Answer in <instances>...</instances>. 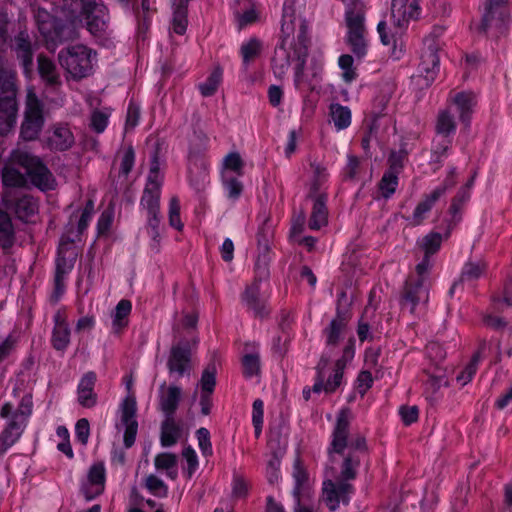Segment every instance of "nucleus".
<instances>
[{"mask_svg":"<svg viewBox=\"0 0 512 512\" xmlns=\"http://www.w3.org/2000/svg\"><path fill=\"white\" fill-rule=\"evenodd\" d=\"M96 375L94 372H88L80 379L77 389L78 401L86 408H91L96 403V394L94 393V385Z\"/></svg>","mask_w":512,"mask_h":512,"instance_id":"obj_23","label":"nucleus"},{"mask_svg":"<svg viewBox=\"0 0 512 512\" xmlns=\"http://www.w3.org/2000/svg\"><path fill=\"white\" fill-rule=\"evenodd\" d=\"M182 457L185 461L183 472L186 473L188 478H191L199 466L197 453L191 446H188L183 449Z\"/></svg>","mask_w":512,"mask_h":512,"instance_id":"obj_53","label":"nucleus"},{"mask_svg":"<svg viewBox=\"0 0 512 512\" xmlns=\"http://www.w3.org/2000/svg\"><path fill=\"white\" fill-rule=\"evenodd\" d=\"M263 49V42L255 37L249 38L241 44L240 56L242 58V65L245 71H247L249 66L260 57Z\"/></svg>","mask_w":512,"mask_h":512,"instance_id":"obj_29","label":"nucleus"},{"mask_svg":"<svg viewBox=\"0 0 512 512\" xmlns=\"http://www.w3.org/2000/svg\"><path fill=\"white\" fill-rule=\"evenodd\" d=\"M510 19L509 0H485L483 12V28L495 27L502 29Z\"/></svg>","mask_w":512,"mask_h":512,"instance_id":"obj_14","label":"nucleus"},{"mask_svg":"<svg viewBox=\"0 0 512 512\" xmlns=\"http://www.w3.org/2000/svg\"><path fill=\"white\" fill-rule=\"evenodd\" d=\"M32 410L33 401L30 393H25L20 398L17 407L11 402H7L2 406L0 417L7 419V425L0 434V443L3 451H6L19 440L32 415Z\"/></svg>","mask_w":512,"mask_h":512,"instance_id":"obj_4","label":"nucleus"},{"mask_svg":"<svg viewBox=\"0 0 512 512\" xmlns=\"http://www.w3.org/2000/svg\"><path fill=\"white\" fill-rule=\"evenodd\" d=\"M216 366L214 364L208 365L195 388L194 397H199V405L201 414L207 416L212 408V395L216 386Z\"/></svg>","mask_w":512,"mask_h":512,"instance_id":"obj_15","label":"nucleus"},{"mask_svg":"<svg viewBox=\"0 0 512 512\" xmlns=\"http://www.w3.org/2000/svg\"><path fill=\"white\" fill-rule=\"evenodd\" d=\"M455 184V170L452 169L447 175L446 179L442 184L434 188L424 199L433 206L435 203L446 193V191L452 188Z\"/></svg>","mask_w":512,"mask_h":512,"instance_id":"obj_49","label":"nucleus"},{"mask_svg":"<svg viewBox=\"0 0 512 512\" xmlns=\"http://www.w3.org/2000/svg\"><path fill=\"white\" fill-rule=\"evenodd\" d=\"M456 129V124L453 115L449 110H443L439 113L436 131L438 136L446 137L453 134Z\"/></svg>","mask_w":512,"mask_h":512,"instance_id":"obj_46","label":"nucleus"},{"mask_svg":"<svg viewBox=\"0 0 512 512\" xmlns=\"http://www.w3.org/2000/svg\"><path fill=\"white\" fill-rule=\"evenodd\" d=\"M245 8L244 11L235 10L234 15L237 20L239 28H243L247 25L253 24L258 20V12L253 4L249 0H241L240 2Z\"/></svg>","mask_w":512,"mask_h":512,"instance_id":"obj_42","label":"nucleus"},{"mask_svg":"<svg viewBox=\"0 0 512 512\" xmlns=\"http://www.w3.org/2000/svg\"><path fill=\"white\" fill-rule=\"evenodd\" d=\"M189 1L190 0H173L172 30L178 35H183L187 29V5Z\"/></svg>","mask_w":512,"mask_h":512,"instance_id":"obj_32","label":"nucleus"},{"mask_svg":"<svg viewBox=\"0 0 512 512\" xmlns=\"http://www.w3.org/2000/svg\"><path fill=\"white\" fill-rule=\"evenodd\" d=\"M74 242L75 238H71L69 230H67L60 239L55 274V283L57 288H59L64 276L70 272L74 266L77 257V252L73 245Z\"/></svg>","mask_w":512,"mask_h":512,"instance_id":"obj_12","label":"nucleus"},{"mask_svg":"<svg viewBox=\"0 0 512 512\" xmlns=\"http://www.w3.org/2000/svg\"><path fill=\"white\" fill-rule=\"evenodd\" d=\"M451 106L459 115L460 121L469 127L472 114L477 105V96L473 92H457L449 99Z\"/></svg>","mask_w":512,"mask_h":512,"instance_id":"obj_18","label":"nucleus"},{"mask_svg":"<svg viewBox=\"0 0 512 512\" xmlns=\"http://www.w3.org/2000/svg\"><path fill=\"white\" fill-rule=\"evenodd\" d=\"M196 438L199 449L204 457H210L213 454L210 432L207 428L201 427L196 431Z\"/></svg>","mask_w":512,"mask_h":512,"instance_id":"obj_58","label":"nucleus"},{"mask_svg":"<svg viewBox=\"0 0 512 512\" xmlns=\"http://www.w3.org/2000/svg\"><path fill=\"white\" fill-rule=\"evenodd\" d=\"M346 328V322L340 316L333 319L329 326L325 329L326 344L334 346L340 340V337Z\"/></svg>","mask_w":512,"mask_h":512,"instance_id":"obj_44","label":"nucleus"},{"mask_svg":"<svg viewBox=\"0 0 512 512\" xmlns=\"http://www.w3.org/2000/svg\"><path fill=\"white\" fill-rule=\"evenodd\" d=\"M480 352L476 353L472 360L470 361V363L464 368V370L457 376V382L461 385V386H464L466 385L467 383H469L474 374L476 373V369H477V364L480 360Z\"/></svg>","mask_w":512,"mask_h":512,"instance_id":"obj_61","label":"nucleus"},{"mask_svg":"<svg viewBox=\"0 0 512 512\" xmlns=\"http://www.w3.org/2000/svg\"><path fill=\"white\" fill-rule=\"evenodd\" d=\"M38 211L37 201L29 196L24 195L18 199L15 206V213L17 217L22 221H29Z\"/></svg>","mask_w":512,"mask_h":512,"instance_id":"obj_41","label":"nucleus"},{"mask_svg":"<svg viewBox=\"0 0 512 512\" xmlns=\"http://www.w3.org/2000/svg\"><path fill=\"white\" fill-rule=\"evenodd\" d=\"M222 74L223 72L220 68H215L207 79L199 84V90L202 96H212L216 92L219 84L221 83Z\"/></svg>","mask_w":512,"mask_h":512,"instance_id":"obj_48","label":"nucleus"},{"mask_svg":"<svg viewBox=\"0 0 512 512\" xmlns=\"http://www.w3.org/2000/svg\"><path fill=\"white\" fill-rule=\"evenodd\" d=\"M399 182V174L386 170L379 182L381 195L388 199L396 191Z\"/></svg>","mask_w":512,"mask_h":512,"instance_id":"obj_45","label":"nucleus"},{"mask_svg":"<svg viewBox=\"0 0 512 512\" xmlns=\"http://www.w3.org/2000/svg\"><path fill=\"white\" fill-rule=\"evenodd\" d=\"M155 467L159 471H164L168 478L174 480L178 476L177 456L172 453H160L154 461Z\"/></svg>","mask_w":512,"mask_h":512,"instance_id":"obj_37","label":"nucleus"},{"mask_svg":"<svg viewBox=\"0 0 512 512\" xmlns=\"http://www.w3.org/2000/svg\"><path fill=\"white\" fill-rule=\"evenodd\" d=\"M14 240V230L9 215L0 210V245L9 248Z\"/></svg>","mask_w":512,"mask_h":512,"instance_id":"obj_43","label":"nucleus"},{"mask_svg":"<svg viewBox=\"0 0 512 512\" xmlns=\"http://www.w3.org/2000/svg\"><path fill=\"white\" fill-rule=\"evenodd\" d=\"M59 63L73 79L80 80L94 73L97 53L86 45L77 44L60 51Z\"/></svg>","mask_w":512,"mask_h":512,"instance_id":"obj_6","label":"nucleus"},{"mask_svg":"<svg viewBox=\"0 0 512 512\" xmlns=\"http://www.w3.org/2000/svg\"><path fill=\"white\" fill-rule=\"evenodd\" d=\"M344 369V361H336L333 366L328 367L327 361L321 359L313 390L317 393L321 391L334 392L342 383Z\"/></svg>","mask_w":512,"mask_h":512,"instance_id":"obj_11","label":"nucleus"},{"mask_svg":"<svg viewBox=\"0 0 512 512\" xmlns=\"http://www.w3.org/2000/svg\"><path fill=\"white\" fill-rule=\"evenodd\" d=\"M353 63V57L348 54H343L338 59V65L342 70V78L347 83L352 82L357 76Z\"/></svg>","mask_w":512,"mask_h":512,"instance_id":"obj_56","label":"nucleus"},{"mask_svg":"<svg viewBox=\"0 0 512 512\" xmlns=\"http://www.w3.org/2000/svg\"><path fill=\"white\" fill-rule=\"evenodd\" d=\"M110 114L109 108L93 111L91 115V128L97 133H102L109 123Z\"/></svg>","mask_w":512,"mask_h":512,"instance_id":"obj_54","label":"nucleus"},{"mask_svg":"<svg viewBox=\"0 0 512 512\" xmlns=\"http://www.w3.org/2000/svg\"><path fill=\"white\" fill-rule=\"evenodd\" d=\"M448 385L447 377L444 373L438 372L429 377L425 385L426 398L430 401H436V392L441 388Z\"/></svg>","mask_w":512,"mask_h":512,"instance_id":"obj_47","label":"nucleus"},{"mask_svg":"<svg viewBox=\"0 0 512 512\" xmlns=\"http://www.w3.org/2000/svg\"><path fill=\"white\" fill-rule=\"evenodd\" d=\"M182 397V389L176 385L161 386L159 405L166 417H173Z\"/></svg>","mask_w":512,"mask_h":512,"instance_id":"obj_22","label":"nucleus"},{"mask_svg":"<svg viewBox=\"0 0 512 512\" xmlns=\"http://www.w3.org/2000/svg\"><path fill=\"white\" fill-rule=\"evenodd\" d=\"M262 281L255 280L250 286H248L243 293V302L257 314L262 313L264 307V301L266 298V292L262 290Z\"/></svg>","mask_w":512,"mask_h":512,"instance_id":"obj_26","label":"nucleus"},{"mask_svg":"<svg viewBox=\"0 0 512 512\" xmlns=\"http://www.w3.org/2000/svg\"><path fill=\"white\" fill-rule=\"evenodd\" d=\"M54 330L52 335L53 347L57 350H64L70 342V329L66 322L65 314L58 311L54 316Z\"/></svg>","mask_w":512,"mask_h":512,"instance_id":"obj_25","label":"nucleus"},{"mask_svg":"<svg viewBox=\"0 0 512 512\" xmlns=\"http://www.w3.org/2000/svg\"><path fill=\"white\" fill-rule=\"evenodd\" d=\"M420 0H392L391 20L399 32L404 31L411 21L421 14Z\"/></svg>","mask_w":512,"mask_h":512,"instance_id":"obj_13","label":"nucleus"},{"mask_svg":"<svg viewBox=\"0 0 512 512\" xmlns=\"http://www.w3.org/2000/svg\"><path fill=\"white\" fill-rule=\"evenodd\" d=\"M105 468L101 463L94 464L82 484V492L87 500H92L104 491Z\"/></svg>","mask_w":512,"mask_h":512,"instance_id":"obj_20","label":"nucleus"},{"mask_svg":"<svg viewBox=\"0 0 512 512\" xmlns=\"http://www.w3.org/2000/svg\"><path fill=\"white\" fill-rule=\"evenodd\" d=\"M131 310L132 304L129 300L122 299L118 302L112 312V329L114 333H119L127 326Z\"/></svg>","mask_w":512,"mask_h":512,"instance_id":"obj_33","label":"nucleus"},{"mask_svg":"<svg viewBox=\"0 0 512 512\" xmlns=\"http://www.w3.org/2000/svg\"><path fill=\"white\" fill-rule=\"evenodd\" d=\"M349 412L342 410L338 416L328 449L330 466L327 474L335 477V481L326 479L323 482V501L330 511L338 509L340 504L347 505L354 493L349 483L356 477L360 464V454L367 450L366 439L357 434L348 439Z\"/></svg>","mask_w":512,"mask_h":512,"instance_id":"obj_2","label":"nucleus"},{"mask_svg":"<svg viewBox=\"0 0 512 512\" xmlns=\"http://www.w3.org/2000/svg\"><path fill=\"white\" fill-rule=\"evenodd\" d=\"M427 301L428 291L421 283H419L413 289L407 290L403 299V306L409 307L411 313H414L418 304H425Z\"/></svg>","mask_w":512,"mask_h":512,"instance_id":"obj_40","label":"nucleus"},{"mask_svg":"<svg viewBox=\"0 0 512 512\" xmlns=\"http://www.w3.org/2000/svg\"><path fill=\"white\" fill-rule=\"evenodd\" d=\"M15 50L22 61L24 74L29 77L32 71L33 55L29 35L26 32H20L15 38Z\"/></svg>","mask_w":512,"mask_h":512,"instance_id":"obj_28","label":"nucleus"},{"mask_svg":"<svg viewBox=\"0 0 512 512\" xmlns=\"http://www.w3.org/2000/svg\"><path fill=\"white\" fill-rule=\"evenodd\" d=\"M47 146L54 150L64 151L74 143V136L67 126H55L46 140Z\"/></svg>","mask_w":512,"mask_h":512,"instance_id":"obj_27","label":"nucleus"},{"mask_svg":"<svg viewBox=\"0 0 512 512\" xmlns=\"http://www.w3.org/2000/svg\"><path fill=\"white\" fill-rule=\"evenodd\" d=\"M34 13L35 21L40 33L47 42H51L55 45L56 42L61 39L62 34V28L58 25L56 18L47 10L40 7L34 11Z\"/></svg>","mask_w":512,"mask_h":512,"instance_id":"obj_19","label":"nucleus"},{"mask_svg":"<svg viewBox=\"0 0 512 512\" xmlns=\"http://www.w3.org/2000/svg\"><path fill=\"white\" fill-rule=\"evenodd\" d=\"M242 365L246 377H253L257 375L260 369L259 355L257 353L244 355Z\"/></svg>","mask_w":512,"mask_h":512,"instance_id":"obj_60","label":"nucleus"},{"mask_svg":"<svg viewBox=\"0 0 512 512\" xmlns=\"http://www.w3.org/2000/svg\"><path fill=\"white\" fill-rule=\"evenodd\" d=\"M121 426L124 428V443L126 447L133 445L137 434L136 398L128 394L122 401L119 409Z\"/></svg>","mask_w":512,"mask_h":512,"instance_id":"obj_16","label":"nucleus"},{"mask_svg":"<svg viewBox=\"0 0 512 512\" xmlns=\"http://www.w3.org/2000/svg\"><path fill=\"white\" fill-rule=\"evenodd\" d=\"M433 205L423 199L418 203L410 217L412 225H420L427 217L428 212L432 209Z\"/></svg>","mask_w":512,"mask_h":512,"instance_id":"obj_64","label":"nucleus"},{"mask_svg":"<svg viewBox=\"0 0 512 512\" xmlns=\"http://www.w3.org/2000/svg\"><path fill=\"white\" fill-rule=\"evenodd\" d=\"M329 173L327 169L319 164H311V174L308 180L309 197L327 198L325 191L328 188Z\"/></svg>","mask_w":512,"mask_h":512,"instance_id":"obj_21","label":"nucleus"},{"mask_svg":"<svg viewBox=\"0 0 512 512\" xmlns=\"http://www.w3.org/2000/svg\"><path fill=\"white\" fill-rule=\"evenodd\" d=\"M424 45L416 74L412 77V81L419 88L430 86L439 71L438 46L430 38L425 39Z\"/></svg>","mask_w":512,"mask_h":512,"instance_id":"obj_10","label":"nucleus"},{"mask_svg":"<svg viewBox=\"0 0 512 512\" xmlns=\"http://www.w3.org/2000/svg\"><path fill=\"white\" fill-rule=\"evenodd\" d=\"M69 21L72 25L84 23L95 37H101L108 28V11L100 0H72Z\"/></svg>","mask_w":512,"mask_h":512,"instance_id":"obj_5","label":"nucleus"},{"mask_svg":"<svg viewBox=\"0 0 512 512\" xmlns=\"http://www.w3.org/2000/svg\"><path fill=\"white\" fill-rule=\"evenodd\" d=\"M181 427L173 417H166L161 428V444L165 447L173 446L181 437Z\"/></svg>","mask_w":512,"mask_h":512,"instance_id":"obj_38","label":"nucleus"},{"mask_svg":"<svg viewBox=\"0 0 512 512\" xmlns=\"http://www.w3.org/2000/svg\"><path fill=\"white\" fill-rule=\"evenodd\" d=\"M264 422V403L261 399H256L252 406V424L256 438H259L262 433Z\"/></svg>","mask_w":512,"mask_h":512,"instance_id":"obj_55","label":"nucleus"},{"mask_svg":"<svg viewBox=\"0 0 512 512\" xmlns=\"http://www.w3.org/2000/svg\"><path fill=\"white\" fill-rule=\"evenodd\" d=\"M190 346L187 342H179L171 348L168 369L171 375L182 377L189 369Z\"/></svg>","mask_w":512,"mask_h":512,"instance_id":"obj_17","label":"nucleus"},{"mask_svg":"<svg viewBox=\"0 0 512 512\" xmlns=\"http://www.w3.org/2000/svg\"><path fill=\"white\" fill-rule=\"evenodd\" d=\"M292 477L294 480L293 497L294 499L310 497V483L308 474L299 458L293 465Z\"/></svg>","mask_w":512,"mask_h":512,"instance_id":"obj_24","label":"nucleus"},{"mask_svg":"<svg viewBox=\"0 0 512 512\" xmlns=\"http://www.w3.org/2000/svg\"><path fill=\"white\" fill-rule=\"evenodd\" d=\"M308 25L296 15L292 0H285L281 24L280 43L275 49L272 69L276 77L282 78L292 62L297 66L294 84L298 90H313L322 80L325 59L322 52L312 55L310 64L304 67L308 49Z\"/></svg>","mask_w":512,"mask_h":512,"instance_id":"obj_1","label":"nucleus"},{"mask_svg":"<svg viewBox=\"0 0 512 512\" xmlns=\"http://www.w3.org/2000/svg\"><path fill=\"white\" fill-rule=\"evenodd\" d=\"M159 199L160 191L145 188L141 199V206L148 214L154 215L155 213H159Z\"/></svg>","mask_w":512,"mask_h":512,"instance_id":"obj_51","label":"nucleus"},{"mask_svg":"<svg viewBox=\"0 0 512 512\" xmlns=\"http://www.w3.org/2000/svg\"><path fill=\"white\" fill-rule=\"evenodd\" d=\"M326 200L327 198H323L322 196L314 198L312 214L309 221L310 229L319 230L327 224L328 213L326 208Z\"/></svg>","mask_w":512,"mask_h":512,"instance_id":"obj_36","label":"nucleus"},{"mask_svg":"<svg viewBox=\"0 0 512 512\" xmlns=\"http://www.w3.org/2000/svg\"><path fill=\"white\" fill-rule=\"evenodd\" d=\"M44 125L43 104L37 97L32 87L27 89L24 120L21 125L20 135L26 141L38 138Z\"/></svg>","mask_w":512,"mask_h":512,"instance_id":"obj_9","label":"nucleus"},{"mask_svg":"<svg viewBox=\"0 0 512 512\" xmlns=\"http://www.w3.org/2000/svg\"><path fill=\"white\" fill-rule=\"evenodd\" d=\"M169 224L178 231L183 228V223L180 218V203L176 197L171 198L169 202Z\"/></svg>","mask_w":512,"mask_h":512,"instance_id":"obj_62","label":"nucleus"},{"mask_svg":"<svg viewBox=\"0 0 512 512\" xmlns=\"http://www.w3.org/2000/svg\"><path fill=\"white\" fill-rule=\"evenodd\" d=\"M329 121L336 131L347 129L352 122V113L349 107L339 103H332L329 106Z\"/></svg>","mask_w":512,"mask_h":512,"instance_id":"obj_30","label":"nucleus"},{"mask_svg":"<svg viewBox=\"0 0 512 512\" xmlns=\"http://www.w3.org/2000/svg\"><path fill=\"white\" fill-rule=\"evenodd\" d=\"M14 165L19 166L18 163L11 161L10 155L2 170V183L8 187H22L26 184V178L24 174L14 168Z\"/></svg>","mask_w":512,"mask_h":512,"instance_id":"obj_35","label":"nucleus"},{"mask_svg":"<svg viewBox=\"0 0 512 512\" xmlns=\"http://www.w3.org/2000/svg\"><path fill=\"white\" fill-rule=\"evenodd\" d=\"M285 453V448H279L278 451H274L268 455L266 461L265 473L269 483H277L281 478L280 465L281 459Z\"/></svg>","mask_w":512,"mask_h":512,"instance_id":"obj_39","label":"nucleus"},{"mask_svg":"<svg viewBox=\"0 0 512 512\" xmlns=\"http://www.w3.org/2000/svg\"><path fill=\"white\" fill-rule=\"evenodd\" d=\"M442 243V236L439 233H430L419 241V245L426 255H432L438 251Z\"/></svg>","mask_w":512,"mask_h":512,"instance_id":"obj_57","label":"nucleus"},{"mask_svg":"<svg viewBox=\"0 0 512 512\" xmlns=\"http://www.w3.org/2000/svg\"><path fill=\"white\" fill-rule=\"evenodd\" d=\"M226 197L235 202L239 199L243 191V185L236 177H221Z\"/></svg>","mask_w":512,"mask_h":512,"instance_id":"obj_50","label":"nucleus"},{"mask_svg":"<svg viewBox=\"0 0 512 512\" xmlns=\"http://www.w3.org/2000/svg\"><path fill=\"white\" fill-rule=\"evenodd\" d=\"M347 42L357 58H363L368 50V33L365 26L364 11L361 8H349L345 15Z\"/></svg>","mask_w":512,"mask_h":512,"instance_id":"obj_8","label":"nucleus"},{"mask_svg":"<svg viewBox=\"0 0 512 512\" xmlns=\"http://www.w3.org/2000/svg\"><path fill=\"white\" fill-rule=\"evenodd\" d=\"M485 266L480 262H469L462 270V280L472 281L478 279L484 272Z\"/></svg>","mask_w":512,"mask_h":512,"instance_id":"obj_63","label":"nucleus"},{"mask_svg":"<svg viewBox=\"0 0 512 512\" xmlns=\"http://www.w3.org/2000/svg\"><path fill=\"white\" fill-rule=\"evenodd\" d=\"M38 71L41 78L46 82L47 85L56 87L61 84L60 75L57 71L55 63L51 59L42 55L39 56Z\"/></svg>","mask_w":512,"mask_h":512,"instance_id":"obj_31","label":"nucleus"},{"mask_svg":"<svg viewBox=\"0 0 512 512\" xmlns=\"http://www.w3.org/2000/svg\"><path fill=\"white\" fill-rule=\"evenodd\" d=\"M11 161L24 168L32 184L40 190L49 191L56 188L54 176L39 157L25 150L15 149L11 152Z\"/></svg>","mask_w":512,"mask_h":512,"instance_id":"obj_7","label":"nucleus"},{"mask_svg":"<svg viewBox=\"0 0 512 512\" xmlns=\"http://www.w3.org/2000/svg\"><path fill=\"white\" fill-rule=\"evenodd\" d=\"M94 211V203L89 200L81 212V215L77 224V233L72 237L77 240L78 236L84 232V230L88 227Z\"/></svg>","mask_w":512,"mask_h":512,"instance_id":"obj_59","label":"nucleus"},{"mask_svg":"<svg viewBox=\"0 0 512 512\" xmlns=\"http://www.w3.org/2000/svg\"><path fill=\"white\" fill-rule=\"evenodd\" d=\"M244 162L237 152H230L227 154L221 166V177H235L243 175Z\"/></svg>","mask_w":512,"mask_h":512,"instance_id":"obj_34","label":"nucleus"},{"mask_svg":"<svg viewBox=\"0 0 512 512\" xmlns=\"http://www.w3.org/2000/svg\"><path fill=\"white\" fill-rule=\"evenodd\" d=\"M8 16L0 13V53L7 47ZM15 71L7 68L0 58V135L9 133L16 124L17 102Z\"/></svg>","mask_w":512,"mask_h":512,"instance_id":"obj_3","label":"nucleus"},{"mask_svg":"<svg viewBox=\"0 0 512 512\" xmlns=\"http://www.w3.org/2000/svg\"><path fill=\"white\" fill-rule=\"evenodd\" d=\"M145 487L150 494L158 498H164L168 494V486L155 475H149L146 478Z\"/></svg>","mask_w":512,"mask_h":512,"instance_id":"obj_52","label":"nucleus"}]
</instances>
